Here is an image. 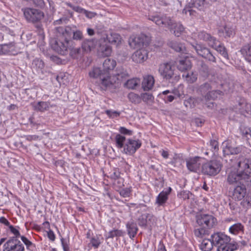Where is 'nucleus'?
<instances>
[{
	"label": "nucleus",
	"mask_w": 251,
	"mask_h": 251,
	"mask_svg": "<svg viewBox=\"0 0 251 251\" xmlns=\"http://www.w3.org/2000/svg\"><path fill=\"white\" fill-rule=\"evenodd\" d=\"M57 30L60 35L57 39L51 41V46L56 52L64 55L67 54L70 45H72L74 43L73 41L71 40L72 30L70 27H59Z\"/></svg>",
	"instance_id": "nucleus-1"
},
{
	"label": "nucleus",
	"mask_w": 251,
	"mask_h": 251,
	"mask_svg": "<svg viewBox=\"0 0 251 251\" xmlns=\"http://www.w3.org/2000/svg\"><path fill=\"white\" fill-rule=\"evenodd\" d=\"M196 222L200 227H195L194 230L195 236L199 238H202L204 236L209 234L208 229L215 227L217 221L213 215L209 214H200L196 216Z\"/></svg>",
	"instance_id": "nucleus-2"
},
{
	"label": "nucleus",
	"mask_w": 251,
	"mask_h": 251,
	"mask_svg": "<svg viewBox=\"0 0 251 251\" xmlns=\"http://www.w3.org/2000/svg\"><path fill=\"white\" fill-rule=\"evenodd\" d=\"M148 19L160 27L169 28L177 37H179L184 30L181 24L175 23L170 17L166 15L149 16Z\"/></svg>",
	"instance_id": "nucleus-3"
},
{
	"label": "nucleus",
	"mask_w": 251,
	"mask_h": 251,
	"mask_svg": "<svg viewBox=\"0 0 251 251\" xmlns=\"http://www.w3.org/2000/svg\"><path fill=\"white\" fill-rule=\"evenodd\" d=\"M211 238L218 251H234L238 249L237 244L230 243V237L224 232H215L211 235Z\"/></svg>",
	"instance_id": "nucleus-4"
},
{
	"label": "nucleus",
	"mask_w": 251,
	"mask_h": 251,
	"mask_svg": "<svg viewBox=\"0 0 251 251\" xmlns=\"http://www.w3.org/2000/svg\"><path fill=\"white\" fill-rule=\"evenodd\" d=\"M121 41L120 35L115 32L107 34L106 37H100L99 40V51L103 56H109L112 52V49L109 44L118 45Z\"/></svg>",
	"instance_id": "nucleus-5"
},
{
	"label": "nucleus",
	"mask_w": 251,
	"mask_h": 251,
	"mask_svg": "<svg viewBox=\"0 0 251 251\" xmlns=\"http://www.w3.org/2000/svg\"><path fill=\"white\" fill-rule=\"evenodd\" d=\"M227 182L229 185H247L251 183V176L245 172H238L235 169L232 170L228 168L226 170Z\"/></svg>",
	"instance_id": "nucleus-6"
},
{
	"label": "nucleus",
	"mask_w": 251,
	"mask_h": 251,
	"mask_svg": "<svg viewBox=\"0 0 251 251\" xmlns=\"http://www.w3.org/2000/svg\"><path fill=\"white\" fill-rule=\"evenodd\" d=\"M23 11L25 18L29 22L38 23L44 17V13L39 9L25 8L23 9ZM35 27L40 33L43 32L42 25L41 24H37Z\"/></svg>",
	"instance_id": "nucleus-7"
},
{
	"label": "nucleus",
	"mask_w": 251,
	"mask_h": 251,
	"mask_svg": "<svg viewBox=\"0 0 251 251\" xmlns=\"http://www.w3.org/2000/svg\"><path fill=\"white\" fill-rule=\"evenodd\" d=\"M229 165L231 168L238 167L242 172L245 174H251V158H246L244 156H240L236 159H230Z\"/></svg>",
	"instance_id": "nucleus-8"
},
{
	"label": "nucleus",
	"mask_w": 251,
	"mask_h": 251,
	"mask_svg": "<svg viewBox=\"0 0 251 251\" xmlns=\"http://www.w3.org/2000/svg\"><path fill=\"white\" fill-rule=\"evenodd\" d=\"M222 167V165L219 160H212L202 165L201 172L204 175L215 176L220 172Z\"/></svg>",
	"instance_id": "nucleus-9"
},
{
	"label": "nucleus",
	"mask_w": 251,
	"mask_h": 251,
	"mask_svg": "<svg viewBox=\"0 0 251 251\" xmlns=\"http://www.w3.org/2000/svg\"><path fill=\"white\" fill-rule=\"evenodd\" d=\"M129 45L133 49H141L147 47L149 44V39L147 36L141 34L136 36H131L128 40Z\"/></svg>",
	"instance_id": "nucleus-10"
},
{
	"label": "nucleus",
	"mask_w": 251,
	"mask_h": 251,
	"mask_svg": "<svg viewBox=\"0 0 251 251\" xmlns=\"http://www.w3.org/2000/svg\"><path fill=\"white\" fill-rule=\"evenodd\" d=\"M3 251H25V248L20 241L11 237L3 244Z\"/></svg>",
	"instance_id": "nucleus-11"
},
{
	"label": "nucleus",
	"mask_w": 251,
	"mask_h": 251,
	"mask_svg": "<svg viewBox=\"0 0 251 251\" xmlns=\"http://www.w3.org/2000/svg\"><path fill=\"white\" fill-rule=\"evenodd\" d=\"M192 47L198 55L210 62L213 63L216 62V58L215 56L211 53L209 49L203 45L196 44L195 45H193Z\"/></svg>",
	"instance_id": "nucleus-12"
},
{
	"label": "nucleus",
	"mask_w": 251,
	"mask_h": 251,
	"mask_svg": "<svg viewBox=\"0 0 251 251\" xmlns=\"http://www.w3.org/2000/svg\"><path fill=\"white\" fill-rule=\"evenodd\" d=\"M175 67L171 63H164L159 66L158 72L161 77L167 80L171 79L174 75Z\"/></svg>",
	"instance_id": "nucleus-13"
},
{
	"label": "nucleus",
	"mask_w": 251,
	"mask_h": 251,
	"mask_svg": "<svg viewBox=\"0 0 251 251\" xmlns=\"http://www.w3.org/2000/svg\"><path fill=\"white\" fill-rule=\"evenodd\" d=\"M142 145L140 140L128 139L124 147V152L126 154L132 155L139 149Z\"/></svg>",
	"instance_id": "nucleus-14"
},
{
	"label": "nucleus",
	"mask_w": 251,
	"mask_h": 251,
	"mask_svg": "<svg viewBox=\"0 0 251 251\" xmlns=\"http://www.w3.org/2000/svg\"><path fill=\"white\" fill-rule=\"evenodd\" d=\"M244 149V147L242 145L237 146L234 142L227 141L223 149V152L227 155L237 154L241 152Z\"/></svg>",
	"instance_id": "nucleus-15"
},
{
	"label": "nucleus",
	"mask_w": 251,
	"mask_h": 251,
	"mask_svg": "<svg viewBox=\"0 0 251 251\" xmlns=\"http://www.w3.org/2000/svg\"><path fill=\"white\" fill-rule=\"evenodd\" d=\"M142 48L135 51L132 55L133 61L137 63H142L148 58V52L145 49Z\"/></svg>",
	"instance_id": "nucleus-16"
},
{
	"label": "nucleus",
	"mask_w": 251,
	"mask_h": 251,
	"mask_svg": "<svg viewBox=\"0 0 251 251\" xmlns=\"http://www.w3.org/2000/svg\"><path fill=\"white\" fill-rule=\"evenodd\" d=\"M246 186L247 185H238L231 192L232 198L235 201H241L246 196L247 189Z\"/></svg>",
	"instance_id": "nucleus-17"
},
{
	"label": "nucleus",
	"mask_w": 251,
	"mask_h": 251,
	"mask_svg": "<svg viewBox=\"0 0 251 251\" xmlns=\"http://www.w3.org/2000/svg\"><path fill=\"white\" fill-rule=\"evenodd\" d=\"M115 83V76H110L109 74H105V75L101 77L100 86L101 90H106L108 88H112Z\"/></svg>",
	"instance_id": "nucleus-18"
},
{
	"label": "nucleus",
	"mask_w": 251,
	"mask_h": 251,
	"mask_svg": "<svg viewBox=\"0 0 251 251\" xmlns=\"http://www.w3.org/2000/svg\"><path fill=\"white\" fill-rule=\"evenodd\" d=\"M186 166L188 169L193 172H197L201 166V158L195 156L188 158L186 160Z\"/></svg>",
	"instance_id": "nucleus-19"
},
{
	"label": "nucleus",
	"mask_w": 251,
	"mask_h": 251,
	"mask_svg": "<svg viewBox=\"0 0 251 251\" xmlns=\"http://www.w3.org/2000/svg\"><path fill=\"white\" fill-rule=\"evenodd\" d=\"M172 190V188L169 187L166 190H163L159 194L155 201V203L158 206H164Z\"/></svg>",
	"instance_id": "nucleus-20"
},
{
	"label": "nucleus",
	"mask_w": 251,
	"mask_h": 251,
	"mask_svg": "<svg viewBox=\"0 0 251 251\" xmlns=\"http://www.w3.org/2000/svg\"><path fill=\"white\" fill-rule=\"evenodd\" d=\"M177 68L180 71H186L192 67L191 62L188 56H184L176 63Z\"/></svg>",
	"instance_id": "nucleus-21"
},
{
	"label": "nucleus",
	"mask_w": 251,
	"mask_h": 251,
	"mask_svg": "<svg viewBox=\"0 0 251 251\" xmlns=\"http://www.w3.org/2000/svg\"><path fill=\"white\" fill-rule=\"evenodd\" d=\"M236 106L241 113L251 114V104L247 102L244 99L240 98Z\"/></svg>",
	"instance_id": "nucleus-22"
},
{
	"label": "nucleus",
	"mask_w": 251,
	"mask_h": 251,
	"mask_svg": "<svg viewBox=\"0 0 251 251\" xmlns=\"http://www.w3.org/2000/svg\"><path fill=\"white\" fill-rule=\"evenodd\" d=\"M126 227L127 234L131 239L134 238L137 234L138 230L136 223L131 220L126 224Z\"/></svg>",
	"instance_id": "nucleus-23"
},
{
	"label": "nucleus",
	"mask_w": 251,
	"mask_h": 251,
	"mask_svg": "<svg viewBox=\"0 0 251 251\" xmlns=\"http://www.w3.org/2000/svg\"><path fill=\"white\" fill-rule=\"evenodd\" d=\"M96 42V39H86L81 43V49L84 52H89L95 48Z\"/></svg>",
	"instance_id": "nucleus-24"
},
{
	"label": "nucleus",
	"mask_w": 251,
	"mask_h": 251,
	"mask_svg": "<svg viewBox=\"0 0 251 251\" xmlns=\"http://www.w3.org/2000/svg\"><path fill=\"white\" fill-rule=\"evenodd\" d=\"M55 105L51 104L50 102L48 101H38L36 104H35L34 108V110L40 111L44 112L48 110L50 108L55 107Z\"/></svg>",
	"instance_id": "nucleus-25"
},
{
	"label": "nucleus",
	"mask_w": 251,
	"mask_h": 251,
	"mask_svg": "<svg viewBox=\"0 0 251 251\" xmlns=\"http://www.w3.org/2000/svg\"><path fill=\"white\" fill-rule=\"evenodd\" d=\"M154 84V79L152 75H147L144 77L142 82V88L144 91L151 90Z\"/></svg>",
	"instance_id": "nucleus-26"
},
{
	"label": "nucleus",
	"mask_w": 251,
	"mask_h": 251,
	"mask_svg": "<svg viewBox=\"0 0 251 251\" xmlns=\"http://www.w3.org/2000/svg\"><path fill=\"white\" fill-rule=\"evenodd\" d=\"M245 228L244 225L241 223H237L230 226L229 228V232L233 235H238L244 233Z\"/></svg>",
	"instance_id": "nucleus-27"
},
{
	"label": "nucleus",
	"mask_w": 251,
	"mask_h": 251,
	"mask_svg": "<svg viewBox=\"0 0 251 251\" xmlns=\"http://www.w3.org/2000/svg\"><path fill=\"white\" fill-rule=\"evenodd\" d=\"M241 54L245 57V59L251 61V42L245 45L240 50Z\"/></svg>",
	"instance_id": "nucleus-28"
},
{
	"label": "nucleus",
	"mask_w": 251,
	"mask_h": 251,
	"mask_svg": "<svg viewBox=\"0 0 251 251\" xmlns=\"http://www.w3.org/2000/svg\"><path fill=\"white\" fill-rule=\"evenodd\" d=\"M116 65V62L114 60L110 58L106 59L103 63V70L105 74H109L108 72L112 70Z\"/></svg>",
	"instance_id": "nucleus-29"
},
{
	"label": "nucleus",
	"mask_w": 251,
	"mask_h": 251,
	"mask_svg": "<svg viewBox=\"0 0 251 251\" xmlns=\"http://www.w3.org/2000/svg\"><path fill=\"white\" fill-rule=\"evenodd\" d=\"M214 244H213V241L210 239H204L200 245V249L202 251H211Z\"/></svg>",
	"instance_id": "nucleus-30"
},
{
	"label": "nucleus",
	"mask_w": 251,
	"mask_h": 251,
	"mask_svg": "<svg viewBox=\"0 0 251 251\" xmlns=\"http://www.w3.org/2000/svg\"><path fill=\"white\" fill-rule=\"evenodd\" d=\"M115 75L117 76V79L120 81L125 80L129 77L127 71L123 67H118L117 69Z\"/></svg>",
	"instance_id": "nucleus-31"
},
{
	"label": "nucleus",
	"mask_w": 251,
	"mask_h": 251,
	"mask_svg": "<svg viewBox=\"0 0 251 251\" xmlns=\"http://www.w3.org/2000/svg\"><path fill=\"white\" fill-rule=\"evenodd\" d=\"M152 216L149 214H144L141 215L138 219V224L141 227L146 228L147 226L148 219L149 220H151Z\"/></svg>",
	"instance_id": "nucleus-32"
},
{
	"label": "nucleus",
	"mask_w": 251,
	"mask_h": 251,
	"mask_svg": "<svg viewBox=\"0 0 251 251\" xmlns=\"http://www.w3.org/2000/svg\"><path fill=\"white\" fill-rule=\"evenodd\" d=\"M182 77L189 84L193 83L197 80V75L192 72L184 73L182 75Z\"/></svg>",
	"instance_id": "nucleus-33"
},
{
	"label": "nucleus",
	"mask_w": 251,
	"mask_h": 251,
	"mask_svg": "<svg viewBox=\"0 0 251 251\" xmlns=\"http://www.w3.org/2000/svg\"><path fill=\"white\" fill-rule=\"evenodd\" d=\"M74 43L70 45L68 49L70 50V55L74 59L78 58L81 55V50L80 48H74Z\"/></svg>",
	"instance_id": "nucleus-34"
},
{
	"label": "nucleus",
	"mask_w": 251,
	"mask_h": 251,
	"mask_svg": "<svg viewBox=\"0 0 251 251\" xmlns=\"http://www.w3.org/2000/svg\"><path fill=\"white\" fill-rule=\"evenodd\" d=\"M105 75V73L103 71H101L100 68L95 67L89 72V75L91 77L97 78L100 77V80L101 77H103Z\"/></svg>",
	"instance_id": "nucleus-35"
},
{
	"label": "nucleus",
	"mask_w": 251,
	"mask_h": 251,
	"mask_svg": "<svg viewBox=\"0 0 251 251\" xmlns=\"http://www.w3.org/2000/svg\"><path fill=\"white\" fill-rule=\"evenodd\" d=\"M223 94V92L220 90H212L207 92L205 95L204 98L206 100H214Z\"/></svg>",
	"instance_id": "nucleus-36"
},
{
	"label": "nucleus",
	"mask_w": 251,
	"mask_h": 251,
	"mask_svg": "<svg viewBox=\"0 0 251 251\" xmlns=\"http://www.w3.org/2000/svg\"><path fill=\"white\" fill-rule=\"evenodd\" d=\"M170 47L176 51L184 53L186 51V48L184 45L181 43L172 41L170 43Z\"/></svg>",
	"instance_id": "nucleus-37"
},
{
	"label": "nucleus",
	"mask_w": 251,
	"mask_h": 251,
	"mask_svg": "<svg viewBox=\"0 0 251 251\" xmlns=\"http://www.w3.org/2000/svg\"><path fill=\"white\" fill-rule=\"evenodd\" d=\"M125 232L122 230L118 229H113L109 231L106 239L114 238V237L119 238L124 235Z\"/></svg>",
	"instance_id": "nucleus-38"
},
{
	"label": "nucleus",
	"mask_w": 251,
	"mask_h": 251,
	"mask_svg": "<svg viewBox=\"0 0 251 251\" xmlns=\"http://www.w3.org/2000/svg\"><path fill=\"white\" fill-rule=\"evenodd\" d=\"M33 67L37 70V71L43 73V69L44 68V62L39 59L35 58L32 62Z\"/></svg>",
	"instance_id": "nucleus-39"
},
{
	"label": "nucleus",
	"mask_w": 251,
	"mask_h": 251,
	"mask_svg": "<svg viewBox=\"0 0 251 251\" xmlns=\"http://www.w3.org/2000/svg\"><path fill=\"white\" fill-rule=\"evenodd\" d=\"M115 140L116 146L119 149L123 148L126 141V137L120 134L116 135Z\"/></svg>",
	"instance_id": "nucleus-40"
},
{
	"label": "nucleus",
	"mask_w": 251,
	"mask_h": 251,
	"mask_svg": "<svg viewBox=\"0 0 251 251\" xmlns=\"http://www.w3.org/2000/svg\"><path fill=\"white\" fill-rule=\"evenodd\" d=\"M202 101V100L201 99L190 98L184 101V104L186 107L190 106L191 108H193Z\"/></svg>",
	"instance_id": "nucleus-41"
},
{
	"label": "nucleus",
	"mask_w": 251,
	"mask_h": 251,
	"mask_svg": "<svg viewBox=\"0 0 251 251\" xmlns=\"http://www.w3.org/2000/svg\"><path fill=\"white\" fill-rule=\"evenodd\" d=\"M140 80L137 78H132L127 80L125 83V86L127 88L134 89L138 85Z\"/></svg>",
	"instance_id": "nucleus-42"
},
{
	"label": "nucleus",
	"mask_w": 251,
	"mask_h": 251,
	"mask_svg": "<svg viewBox=\"0 0 251 251\" xmlns=\"http://www.w3.org/2000/svg\"><path fill=\"white\" fill-rule=\"evenodd\" d=\"M21 239L27 250L33 251L35 249V244L25 236H21Z\"/></svg>",
	"instance_id": "nucleus-43"
},
{
	"label": "nucleus",
	"mask_w": 251,
	"mask_h": 251,
	"mask_svg": "<svg viewBox=\"0 0 251 251\" xmlns=\"http://www.w3.org/2000/svg\"><path fill=\"white\" fill-rule=\"evenodd\" d=\"M101 244V242L99 237L94 236L90 238V243L88 244L89 247H93L95 249H98Z\"/></svg>",
	"instance_id": "nucleus-44"
},
{
	"label": "nucleus",
	"mask_w": 251,
	"mask_h": 251,
	"mask_svg": "<svg viewBox=\"0 0 251 251\" xmlns=\"http://www.w3.org/2000/svg\"><path fill=\"white\" fill-rule=\"evenodd\" d=\"M214 49L220 53L224 57L228 58L227 52L226 48L223 44L219 43Z\"/></svg>",
	"instance_id": "nucleus-45"
},
{
	"label": "nucleus",
	"mask_w": 251,
	"mask_h": 251,
	"mask_svg": "<svg viewBox=\"0 0 251 251\" xmlns=\"http://www.w3.org/2000/svg\"><path fill=\"white\" fill-rule=\"evenodd\" d=\"M13 47L14 45L12 43L0 45V55L8 53Z\"/></svg>",
	"instance_id": "nucleus-46"
},
{
	"label": "nucleus",
	"mask_w": 251,
	"mask_h": 251,
	"mask_svg": "<svg viewBox=\"0 0 251 251\" xmlns=\"http://www.w3.org/2000/svg\"><path fill=\"white\" fill-rule=\"evenodd\" d=\"M212 88L213 86L211 83L206 82L201 85L199 89L201 93L204 94L205 93L207 94V92L210 91Z\"/></svg>",
	"instance_id": "nucleus-47"
},
{
	"label": "nucleus",
	"mask_w": 251,
	"mask_h": 251,
	"mask_svg": "<svg viewBox=\"0 0 251 251\" xmlns=\"http://www.w3.org/2000/svg\"><path fill=\"white\" fill-rule=\"evenodd\" d=\"M120 176V172L118 169L114 168L108 173L107 176L113 181Z\"/></svg>",
	"instance_id": "nucleus-48"
},
{
	"label": "nucleus",
	"mask_w": 251,
	"mask_h": 251,
	"mask_svg": "<svg viewBox=\"0 0 251 251\" xmlns=\"http://www.w3.org/2000/svg\"><path fill=\"white\" fill-rule=\"evenodd\" d=\"M209 147L214 154L219 151V143L216 140H211L209 142Z\"/></svg>",
	"instance_id": "nucleus-49"
},
{
	"label": "nucleus",
	"mask_w": 251,
	"mask_h": 251,
	"mask_svg": "<svg viewBox=\"0 0 251 251\" xmlns=\"http://www.w3.org/2000/svg\"><path fill=\"white\" fill-rule=\"evenodd\" d=\"M240 131L242 136L246 137L247 140L250 139L249 136L251 138V131L249 128L242 126L240 127Z\"/></svg>",
	"instance_id": "nucleus-50"
},
{
	"label": "nucleus",
	"mask_w": 251,
	"mask_h": 251,
	"mask_svg": "<svg viewBox=\"0 0 251 251\" xmlns=\"http://www.w3.org/2000/svg\"><path fill=\"white\" fill-rule=\"evenodd\" d=\"M105 113L110 118H115L120 116L121 112L112 110H106Z\"/></svg>",
	"instance_id": "nucleus-51"
},
{
	"label": "nucleus",
	"mask_w": 251,
	"mask_h": 251,
	"mask_svg": "<svg viewBox=\"0 0 251 251\" xmlns=\"http://www.w3.org/2000/svg\"><path fill=\"white\" fill-rule=\"evenodd\" d=\"M73 38L74 40L80 41L83 38V33L81 31L76 30L73 32Z\"/></svg>",
	"instance_id": "nucleus-52"
},
{
	"label": "nucleus",
	"mask_w": 251,
	"mask_h": 251,
	"mask_svg": "<svg viewBox=\"0 0 251 251\" xmlns=\"http://www.w3.org/2000/svg\"><path fill=\"white\" fill-rule=\"evenodd\" d=\"M211 35L204 32L201 31L198 33V37L199 39L203 40L205 42H207L208 40L210 38Z\"/></svg>",
	"instance_id": "nucleus-53"
},
{
	"label": "nucleus",
	"mask_w": 251,
	"mask_h": 251,
	"mask_svg": "<svg viewBox=\"0 0 251 251\" xmlns=\"http://www.w3.org/2000/svg\"><path fill=\"white\" fill-rule=\"evenodd\" d=\"M208 45L213 49H215L220 43L214 37L210 36V38L207 42Z\"/></svg>",
	"instance_id": "nucleus-54"
},
{
	"label": "nucleus",
	"mask_w": 251,
	"mask_h": 251,
	"mask_svg": "<svg viewBox=\"0 0 251 251\" xmlns=\"http://www.w3.org/2000/svg\"><path fill=\"white\" fill-rule=\"evenodd\" d=\"M113 181V184L119 188H121L124 186V180L122 177H121V176L114 179Z\"/></svg>",
	"instance_id": "nucleus-55"
},
{
	"label": "nucleus",
	"mask_w": 251,
	"mask_h": 251,
	"mask_svg": "<svg viewBox=\"0 0 251 251\" xmlns=\"http://www.w3.org/2000/svg\"><path fill=\"white\" fill-rule=\"evenodd\" d=\"M128 98L129 100L132 102H138L140 100V98L139 96L134 93H130L128 95Z\"/></svg>",
	"instance_id": "nucleus-56"
},
{
	"label": "nucleus",
	"mask_w": 251,
	"mask_h": 251,
	"mask_svg": "<svg viewBox=\"0 0 251 251\" xmlns=\"http://www.w3.org/2000/svg\"><path fill=\"white\" fill-rule=\"evenodd\" d=\"M73 10L79 13H83L86 15V16H88V14H92L91 12H89L87 10L78 6H74Z\"/></svg>",
	"instance_id": "nucleus-57"
},
{
	"label": "nucleus",
	"mask_w": 251,
	"mask_h": 251,
	"mask_svg": "<svg viewBox=\"0 0 251 251\" xmlns=\"http://www.w3.org/2000/svg\"><path fill=\"white\" fill-rule=\"evenodd\" d=\"M131 193V190L129 188H126L120 191V194L124 198L129 197Z\"/></svg>",
	"instance_id": "nucleus-58"
},
{
	"label": "nucleus",
	"mask_w": 251,
	"mask_h": 251,
	"mask_svg": "<svg viewBox=\"0 0 251 251\" xmlns=\"http://www.w3.org/2000/svg\"><path fill=\"white\" fill-rule=\"evenodd\" d=\"M189 195L190 193L189 191H182L178 194L177 196L183 200H186L189 199Z\"/></svg>",
	"instance_id": "nucleus-59"
},
{
	"label": "nucleus",
	"mask_w": 251,
	"mask_h": 251,
	"mask_svg": "<svg viewBox=\"0 0 251 251\" xmlns=\"http://www.w3.org/2000/svg\"><path fill=\"white\" fill-rule=\"evenodd\" d=\"M10 231L15 235L16 239H17L18 237H20L22 236L20 235V232L18 229L15 228L13 226L10 225L9 226Z\"/></svg>",
	"instance_id": "nucleus-60"
},
{
	"label": "nucleus",
	"mask_w": 251,
	"mask_h": 251,
	"mask_svg": "<svg viewBox=\"0 0 251 251\" xmlns=\"http://www.w3.org/2000/svg\"><path fill=\"white\" fill-rule=\"evenodd\" d=\"M142 100L145 102L151 101L152 99V95L151 94L145 93L142 95Z\"/></svg>",
	"instance_id": "nucleus-61"
},
{
	"label": "nucleus",
	"mask_w": 251,
	"mask_h": 251,
	"mask_svg": "<svg viewBox=\"0 0 251 251\" xmlns=\"http://www.w3.org/2000/svg\"><path fill=\"white\" fill-rule=\"evenodd\" d=\"M119 131L121 134L125 135H131L132 134V131L131 130L127 129L126 127L123 126L120 127L119 128Z\"/></svg>",
	"instance_id": "nucleus-62"
},
{
	"label": "nucleus",
	"mask_w": 251,
	"mask_h": 251,
	"mask_svg": "<svg viewBox=\"0 0 251 251\" xmlns=\"http://www.w3.org/2000/svg\"><path fill=\"white\" fill-rule=\"evenodd\" d=\"M224 30L226 32V36L227 37H230L234 33L232 28L227 26L224 27Z\"/></svg>",
	"instance_id": "nucleus-63"
},
{
	"label": "nucleus",
	"mask_w": 251,
	"mask_h": 251,
	"mask_svg": "<svg viewBox=\"0 0 251 251\" xmlns=\"http://www.w3.org/2000/svg\"><path fill=\"white\" fill-rule=\"evenodd\" d=\"M61 241L64 251H69V248L67 242L63 238H61Z\"/></svg>",
	"instance_id": "nucleus-64"
}]
</instances>
